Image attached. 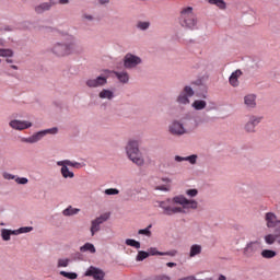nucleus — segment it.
Wrapping results in <instances>:
<instances>
[{
    "label": "nucleus",
    "instance_id": "4d7b16f0",
    "mask_svg": "<svg viewBox=\"0 0 280 280\" xmlns=\"http://www.w3.org/2000/svg\"><path fill=\"white\" fill-rule=\"evenodd\" d=\"M163 183H172V179L170 178H162Z\"/></svg>",
    "mask_w": 280,
    "mask_h": 280
},
{
    "label": "nucleus",
    "instance_id": "49530a36",
    "mask_svg": "<svg viewBox=\"0 0 280 280\" xmlns=\"http://www.w3.org/2000/svg\"><path fill=\"white\" fill-rule=\"evenodd\" d=\"M158 203H159V207H160L161 209H164V210H165L166 207H168V206H167V201H159Z\"/></svg>",
    "mask_w": 280,
    "mask_h": 280
},
{
    "label": "nucleus",
    "instance_id": "9b49d317",
    "mask_svg": "<svg viewBox=\"0 0 280 280\" xmlns=\"http://www.w3.org/2000/svg\"><path fill=\"white\" fill-rule=\"evenodd\" d=\"M265 220L267 222V229H277V226H280V220L277 219V214L273 212H267Z\"/></svg>",
    "mask_w": 280,
    "mask_h": 280
},
{
    "label": "nucleus",
    "instance_id": "423d86ee",
    "mask_svg": "<svg viewBox=\"0 0 280 280\" xmlns=\"http://www.w3.org/2000/svg\"><path fill=\"white\" fill-rule=\"evenodd\" d=\"M110 218V212H106L91 222V235H95L100 231V224H104Z\"/></svg>",
    "mask_w": 280,
    "mask_h": 280
},
{
    "label": "nucleus",
    "instance_id": "a19ab883",
    "mask_svg": "<svg viewBox=\"0 0 280 280\" xmlns=\"http://www.w3.org/2000/svg\"><path fill=\"white\" fill-rule=\"evenodd\" d=\"M196 159H198L197 155H190V156L185 158V161H189V163H191V165H195Z\"/></svg>",
    "mask_w": 280,
    "mask_h": 280
},
{
    "label": "nucleus",
    "instance_id": "4c0bfd02",
    "mask_svg": "<svg viewBox=\"0 0 280 280\" xmlns=\"http://www.w3.org/2000/svg\"><path fill=\"white\" fill-rule=\"evenodd\" d=\"M164 213H165V215H174V208L166 206L164 208Z\"/></svg>",
    "mask_w": 280,
    "mask_h": 280
},
{
    "label": "nucleus",
    "instance_id": "e433bc0d",
    "mask_svg": "<svg viewBox=\"0 0 280 280\" xmlns=\"http://www.w3.org/2000/svg\"><path fill=\"white\" fill-rule=\"evenodd\" d=\"M106 196H117L119 194V190L116 188H108L105 190Z\"/></svg>",
    "mask_w": 280,
    "mask_h": 280
},
{
    "label": "nucleus",
    "instance_id": "6e6552de",
    "mask_svg": "<svg viewBox=\"0 0 280 280\" xmlns=\"http://www.w3.org/2000/svg\"><path fill=\"white\" fill-rule=\"evenodd\" d=\"M261 249V242L259 241H252L246 244V246L243 249V255L247 256L253 255Z\"/></svg>",
    "mask_w": 280,
    "mask_h": 280
},
{
    "label": "nucleus",
    "instance_id": "8fccbe9b",
    "mask_svg": "<svg viewBox=\"0 0 280 280\" xmlns=\"http://www.w3.org/2000/svg\"><path fill=\"white\" fill-rule=\"evenodd\" d=\"M83 18L86 19V21H93V15L83 14Z\"/></svg>",
    "mask_w": 280,
    "mask_h": 280
},
{
    "label": "nucleus",
    "instance_id": "f03ea898",
    "mask_svg": "<svg viewBox=\"0 0 280 280\" xmlns=\"http://www.w3.org/2000/svg\"><path fill=\"white\" fill-rule=\"evenodd\" d=\"M52 54H55V56H71V54H82V50L80 49V47H78V45H75V43L71 42L69 44H60L57 43L54 45L52 49H51Z\"/></svg>",
    "mask_w": 280,
    "mask_h": 280
},
{
    "label": "nucleus",
    "instance_id": "de8ad7c7",
    "mask_svg": "<svg viewBox=\"0 0 280 280\" xmlns=\"http://www.w3.org/2000/svg\"><path fill=\"white\" fill-rule=\"evenodd\" d=\"M30 231H32V228H30V226L20 229V233H30Z\"/></svg>",
    "mask_w": 280,
    "mask_h": 280
},
{
    "label": "nucleus",
    "instance_id": "5701e85b",
    "mask_svg": "<svg viewBox=\"0 0 280 280\" xmlns=\"http://www.w3.org/2000/svg\"><path fill=\"white\" fill-rule=\"evenodd\" d=\"M114 73L118 78V80L122 82V84H126L130 80V78L126 72H114Z\"/></svg>",
    "mask_w": 280,
    "mask_h": 280
},
{
    "label": "nucleus",
    "instance_id": "052dcab7",
    "mask_svg": "<svg viewBox=\"0 0 280 280\" xmlns=\"http://www.w3.org/2000/svg\"><path fill=\"white\" fill-rule=\"evenodd\" d=\"M7 62L9 63V65H12V59H7Z\"/></svg>",
    "mask_w": 280,
    "mask_h": 280
},
{
    "label": "nucleus",
    "instance_id": "a18cd8bd",
    "mask_svg": "<svg viewBox=\"0 0 280 280\" xmlns=\"http://www.w3.org/2000/svg\"><path fill=\"white\" fill-rule=\"evenodd\" d=\"M173 213H185V211L180 207H175L173 208Z\"/></svg>",
    "mask_w": 280,
    "mask_h": 280
},
{
    "label": "nucleus",
    "instance_id": "09e8293b",
    "mask_svg": "<svg viewBox=\"0 0 280 280\" xmlns=\"http://www.w3.org/2000/svg\"><path fill=\"white\" fill-rule=\"evenodd\" d=\"M155 189H158V191H170V188L165 186H158Z\"/></svg>",
    "mask_w": 280,
    "mask_h": 280
},
{
    "label": "nucleus",
    "instance_id": "20e7f679",
    "mask_svg": "<svg viewBox=\"0 0 280 280\" xmlns=\"http://www.w3.org/2000/svg\"><path fill=\"white\" fill-rule=\"evenodd\" d=\"M168 132L174 137H183V135H187L189 130H187V128H185V126L180 121L174 120L168 126Z\"/></svg>",
    "mask_w": 280,
    "mask_h": 280
},
{
    "label": "nucleus",
    "instance_id": "b1692460",
    "mask_svg": "<svg viewBox=\"0 0 280 280\" xmlns=\"http://www.w3.org/2000/svg\"><path fill=\"white\" fill-rule=\"evenodd\" d=\"M192 106L195 107V110H202L203 108H207V102H205V101H195L192 103Z\"/></svg>",
    "mask_w": 280,
    "mask_h": 280
},
{
    "label": "nucleus",
    "instance_id": "c03bdc74",
    "mask_svg": "<svg viewBox=\"0 0 280 280\" xmlns=\"http://www.w3.org/2000/svg\"><path fill=\"white\" fill-rule=\"evenodd\" d=\"M149 255H166L165 253H160L156 248L149 249Z\"/></svg>",
    "mask_w": 280,
    "mask_h": 280
},
{
    "label": "nucleus",
    "instance_id": "2f4dec72",
    "mask_svg": "<svg viewBox=\"0 0 280 280\" xmlns=\"http://www.w3.org/2000/svg\"><path fill=\"white\" fill-rule=\"evenodd\" d=\"M71 260L69 259V258H60L59 260H58V264H57V266H58V268H67V266H69V262H70Z\"/></svg>",
    "mask_w": 280,
    "mask_h": 280
},
{
    "label": "nucleus",
    "instance_id": "4468645a",
    "mask_svg": "<svg viewBox=\"0 0 280 280\" xmlns=\"http://www.w3.org/2000/svg\"><path fill=\"white\" fill-rule=\"evenodd\" d=\"M106 82V77H97L96 79H89L86 81V86H89L90 89H97V86H104Z\"/></svg>",
    "mask_w": 280,
    "mask_h": 280
},
{
    "label": "nucleus",
    "instance_id": "5fc2aeb1",
    "mask_svg": "<svg viewBox=\"0 0 280 280\" xmlns=\"http://www.w3.org/2000/svg\"><path fill=\"white\" fill-rule=\"evenodd\" d=\"M59 3L61 5H67L69 3V0H59Z\"/></svg>",
    "mask_w": 280,
    "mask_h": 280
},
{
    "label": "nucleus",
    "instance_id": "aec40b11",
    "mask_svg": "<svg viewBox=\"0 0 280 280\" xmlns=\"http://www.w3.org/2000/svg\"><path fill=\"white\" fill-rule=\"evenodd\" d=\"M209 3L217 5L219 10H226V2L224 0H209Z\"/></svg>",
    "mask_w": 280,
    "mask_h": 280
},
{
    "label": "nucleus",
    "instance_id": "393cba45",
    "mask_svg": "<svg viewBox=\"0 0 280 280\" xmlns=\"http://www.w3.org/2000/svg\"><path fill=\"white\" fill-rule=\"evenodd\" d=\"M101 100H110L113 97V92L109 90H103L100 92Z\"/></svg>",
    "mask_w": 280,
    "mask_h": 280
},
{
    "label": "nucleus",
    "instance_id": "dca6fc26",
    "mask_svg": "<svg viewBox=\"0 0 280 280\" xmlns=\"http://www.w3.org/2000/svg\"><path fill=\"white\" fill-rule=\"evenodd\" d=\"M54 5H56V2L52 0H49L48 2H43L35 7V12H36V14H43V12H47V11L51 10V8H54Z\"/></svg>",
    "mask_w": 280,
    "mask_h": 280
},
{
    "label": "nucleus",
    "instance_id": "473e14b6",
    "mask_svg": "<svg viewBox=\"0 0 280 280\" xmlns=\"http://www.w3.org/2000/svg\"><path fill=\"white\" fill-rule=\"evenodd\" d=\"M61 277H66V279H78V273L75 272H67L60 271Z\"/></svg>",
    "mask_w": 280,
    "mask_h": 280
},
{
    "label": "nucleus",
    "instance_id": "bf43d9fd",
    "mask_svg": "<svg viewBox=\"0 0 280 280\" xmlns=\"http://www.w3.org/2000/svg\"><path fill=\"white\" fill-rule=\"evenodd\" d=\"M5 178L14 179V175H8V176H5Z\"/></svg>",
    "mask_w": 280,
    "mask_h": 280
},
{
    "label": "nucleus",
    "instance_id": "f257e3e1",
    "mask_svg": "<svg viewBox=\"0 0 280 280\" xmlns=\"http://www.w3.org/2000/svg\"><path fill=\"white\" fill-rule=\"evenodd\" d=\"M126 152L128 159L132 161L139 167H143L145 165V159L143 158V153L139 150V141L129 140L126 147Z\"/></svg>",
    "mask_w": 280,
    "mask_h": 280
},
{
    "label": "nucleus",
    "instance_id": "2eb2a0df",
    "mask_svg": "<svg viewBox=\"0 0 280 280\" xmlns=\"http://www.w3.org/2000/svg\"><path fill=\"white\" fill-rule=\"evenodd\" d=\"M280 237V225L275 230V234H266L264 236L265 243L268 244V246H272L275 242H279Z\"/></svg>",
    "mask_w": 280,
    "mask_h": 280
},
{
    "label": "nucleus",
    "instance_id": "3c124183",
    "mask_svg": "<svg viewBox=\"0 0 280 280\" xmlns=\"http://www.w3.org/2000/svg\"><path fill=\"white\" fill-rule=\"evenodd\" d=\"M98 3L101 5H106V3H110V1L109 0H98Z\"/></svg>",
    "mask_w": 280,
    "mask_h": 280
},
{
    "label": "nucleus",
    "instance_id": "7ed1b4c3",
    "mask_svg": "<svg viewBox=\"0 0 280 280\" xmlns=\"http://www.w3.org/2000/svg\"><path fill=\"white\" fill-rule=\"evenodd\" d=\"M182 25L183 27H187L188 30H192V27H196V15H194V8L187 7L182 11Z\"/></svg>",
    "mask_w": 280,
    "mask_h": 280
},
{
    "label": "nucleus",
    "instance_id": "c9c22d12",
    "mask_svg": "<svg viewBox=\"0 0 280 280\" xmlns=\"http://www.w3.org/2000/svg\"><path fill=\"white\" fill-rule=\"evenodd\" d=\"M137 27L138 30H142V31H145L148 30V27H150V22H138L137 23Z\"/></svg>",
    "mask_w": 280,
    "mask_h": 280
},
{
    "label": "nucleus",
    "instance_id": "39448f33",
    "mask_svg": "<svg viewBox=\"0 0 280 280\" xmlns=\"http://www.w3.org/2000/svg\"><path fill=\"white\" fill-rule=\"evenodd\" d=\"M58 133V128L54 127L51 129H46L43 131H39L37 133H34L33 136L28 137L25 139L26 143H36L40 141L45 137V135H57Z\"/></svg>",
    "mask_w": 280,
    "mask_h": 280
},
{
    "label": "nucleus",
    "instance_id": "6e6d98bb",
    "mask_svg": "<svg viewBox=\"0 0 280 280\" xmlns=\"http://www.w3.org/2000/svg\"><path fill=\"white\" fill-rule=\"evenodd\" d=\"M166 266H167L168 268H174V266H176V264H175V262H167Z\"/></svg>",
    "mask_w": 280,
    "mask_h": 280
},
{
    "label": "nucleus",
    "instance_id": "9d476101",
    "mask_svg": "<svg viewBox=\"0 0 280 280\" xmlns=\"http://www.w3.org/2000/svg\"><path fill=\"white\" fill-rule=\"evenodd\" d=\"M189 97H194V89L185 86L184 91L177 97L178 104H189Z\"/></svg>",
    "mask_w": 280,
    "mask_h": 280
},
{
    "label": "nucleus",
    "instance_id": "603ef678",
    "mask_svg": "<svg viewBox=\"0 0 280 280\" xmlns=\"http://www.w3.org/2000/svg\"><path fill=\"white\" fill-rule=\"evenodd\" d=\"M158 280H172V278L170 276H162Z\"/></svg>",
    "mask_w": 280,
    "mask_h": 280
},
{
    "label": "nucleus",
    "instance_id": "a878e982",
    "mask_svg": "<svg viewBox=\"0 0 280 280\" xmlns=\"http://www.w3.org/2000/svg\"><path fill=\"white\" fill-rule=\"evenodd\" d=\"M81 253H86L89 250L90 253H95V245L91 243H86L80 248Z\"/></svg>",
    "mask_w": 280,
    "mask_h": 280
},
{
    "label": "nucleus",
    "instance_id": "f704fd0d",
    "mask_svg": "<svg viewBox=\"0 0 280 280\" xmlns=\"http://www.w3.org/2000/svg\"><path fill=\"white\" fill-rule=\"evenodd\" d=\"M78 211H80V209H73L70 207L63 211V215H75V213H78Z\"/></svg>",
    "mask_w": 280,
    "mask_h": 280
},
{
    "label": "nucleus",
    "instance_id": "864d4df0",
    "mask_svg": "<svg viewBox=\"0 0 280 280\" xmlns=\"http://www.w3.org/2000/svg\"><path fill=\"white\" fill-rule=\"evenodd\" d=\"M175 161H177L178 163H180V161H185V158H182V156L176 155V156H175Z\"/></svg>",
    "mask_w": 280,
    "mask_h": 280
},
{
    "label": "nucleus",
    "instance_id": "4be33fe9",
    "mask_svg": "<svg viewBox=\"0 0 280 280\" xmlns=\"http://www.w3.org/2000/svg\"><path fill=\"white\" fill-rule=\"evenodd\" d=\"M261 257H264L265 259H272V257H277V252L271 249H264L261 252Z\"/></svg>",
    "mask_w": 280,
    "mask_h": 280
},
{
    "label": "nucleus",
    "instance_id": "a211bd4d",
    "mask_svg": "<svg viewBox=\"0 0 280 280\" xmlns=\"http://www.w3.org/2000/svg\"><path fill=\"white\" fill-rule=\"evenodd\" d=\"M257 96L255 94H247L244 97V104L247 106V108H255L257 106Z\"/></svg>",
    "mask_w": 280,
    "mask_h": 280
},
{
    "label": "nucleus",
    "instance_id": "13d9d810",
    "mask_svg": "<svg viewBox=\"0 0 280 280\" xmlns=\"http://www.w3.org/2000/svg\"><path fill=\"white\" fill-rule=\"evenodd\" d=\"M219 280H226V277L225 276H220Z\"/></svg>",
    "mask_w": 280,
    "mask_h": 280
},
{
    "label": "nucleus",
    "instance_id": "0eeeda50",
    "mask_svg": "<svg viewBox=\"0 0 280 280\" xmlns=\"http://www.w3.org/2000/svg\"><path fill=\"white\" fill-rule=\"evenodd\" d=\"M173 202L176 205H182L184 209H198V201L189 200L183 196L174 197Z\"/></svg>",
    "mask_w": 280,
    "mask_h": 280
},
{
    "label": "nucleus",
    "instance_id": "f3484780",
    "mask_svg": "<svg viewBox=\"0 0 280 280\" xmlns=\"http://www.w3.org/2000/svg\"><path fill=\"white\" fill-rule=\"evenodd\" d=\"M261 121V118H257L255 116H252L247 124L245 125V130L247 132H255V126Z\"/></svg>",
    "mask_w": 280,
    "mask_h": 280
},
{
    "label": "nucleus",
    "instance_id": "6ab92c4d",
    "mask_svg": "<svg viewBox=\"0 0 280 280\" xmlns=\"http://www.w3.org/2000/svg\"><path fill=\"white\" fill-rule=\"evenodd\" d=\"M242 75V70H236L230 75V84L231 86H240V78Z\"/></svg>",
    "mask_w": 280,
    "mask_h": 280
},
{
    "label": "nucleus",
    "instance_id": "412c9836",
    "mask_svg": "<svg viewBox=\"0 0 280 280\" xmlns=\"http://www.w3.org/2000/svg\"><path fill=\"white\" fill-rule=\"evenodd\" d=\"M200 253H202V246H200V245H192L190 247L189 257H196V255H200Z\"/></svg>",
    "mask_w": 280,
    "mask_h": 280
},
{
    "label": "nucleus",
    "instance_id": "7c9ffc66",
    "mask_svg": "<svg viewBox=\"0 0 280 280\" xmlns=\"http://www.w3.org/2000/svg\"><path fill=\"white\" fill-rule=\"evenodd\" d=\"M57 165H59L60 167H67V165H70V167H75V165H78V163H73L69 160H65V161L57 162Z\"/></svg>",
    "mask_w": 280,
    "mask_h": 280
},
{
    "label": "nucleus",
    "instance_id": "79ce46f5",
    "mask_svg": "<svg viewBox=\"0 0 280 280\" xmlns=\"http://www.w3.org/2000/svg\"><path fill=\"white\" fill-rule=\"evenodd\" d=\"M15 180L19 185H27V178L25 177H18Z\"/></svg>",
    "mask_w": 280,
    "mask_h": 280
},
{
    "label": "nucleus",
    "instance_id": "58836bf2",
    "mask_svg": "<svg viewBox=\"0 0 280 280\" xmlns=\"http://www.w3.org/2000/svg\"><path fill=\"white\" fill-rule=\"evenodd\" d=\"M139 235H147V237H150L152 235V232H150V229H144V230H139L138 231Z\"/></svg>",
    "mask_w": 280,
    "mask_h": 280
},
{
    "label": "nucleus",
    "instance_id": "f8f14e48",
    "mask_svg": "<svg viewBox=\"0 0 280 280\" xmlns=\"http://www.w3.org/2000/svg\"><path fill=\"white\" fill-rule=\"evenodd\" d=\"M105 276L102 269L95 267H90L85 272V277H93L95 280H104Z\"/></svg>",
    "mask_w": 280,
    "mask_h": 280
},
{
    "label": "nucleus",
    "instance_id": "ea45409f",
    "mask_svg": "<svg viewBox=\"0 0 280 280\" xmlns=\"http://www.w3.org/2000/svg\"><path fill=\"white\" fill-rule=\"evenodd\" d=\"M186 194L190 196V198H195V196H198V189H188Z\"/></svg>",
    "mask_w": 280,
    "mask_h": 280
},
{
    "label": "nucleus",
    "instance_id": "cd10ccee",
    "mask_svg": "<svg viewBox=\"0 0 280 280\" xmlns=\"http://www.w3.org/2000/svg\"><path fill=\"white\" fill-rule=\"evenodd\" d=\"M148 257H150V253L144 252V250H140L136 257L137 261H143V259H148Z\"/></svg>",
    "mask_w": 280,
    "mask_h": 280
},
{
    "label": "nucleus",
    "instance_id": "1a4fd4ad",
    "mask_svg": "<svg viewBox=\"0 0 280 280\" xmlns=\"http://www.w3.org/2000/svg\"><path fill=\"white\" fill-rule=\"evenodd\" d=\"M137 65H141V58L138 56H135L132 54H127L124 58V67L126 69H132L137 67Z\"/></svg>",
    "mask_w": 280,
    "mask_h": 280
},
{
    "label": "nucleus",
    "instance_id": "c756f323",
    "mask_svg": "<svg viewBox=\"0 0 280 280\" xmlns=\"http://www.w3.org/2000/svg\"><path fill=\"white\" fill-rule=\"evenodd\" d=\"M0 56L2 58H12V56H14V51L12 49H1Z\"/></svg>",
    "mask_w": 280,
    "mask_h": 280
},
{
    "label": "nucleus",
    "instance_id": "680f3d73",
    "mask_svg": "<svg viewBox=\"0 0 280 280\" xmlns=\"http://www.w3.org/2000/svg\"><path fill=\"white\" fill-rule=\"evenodd\" d=\"M11 69H19V67H16V66H11Z\"/></svg>",
    "mask_w": 280,
    "mask_h": 280
},
{
    "label": "nucleus",
    "instance_id": "37998d69",
    "mask_svg": "<svg viewBox=\"0 0 280 280\" xmlns=\"http://www.w3.org/2000/svg\"><path fill=\"white\" fill-rule=\"evenodd\" d=\"M197 280H211V278H209V273H200Z\"/></svg>",
    "mask_w": 280,
    "mask_h": 280
},
{
    "label": "nucleus",
    "instance_id": "ddd939ff",
    "mask_svg": "<svg viewBox=\"0 0 280 280\" xmlns=\"http://www.w3.org/2000/svg\"><path fill=\"white\" fill-rule=\"evenodd\" d=\"M10 126L13 130H27V128H32V122L27 120H11Z\"/></svg>",
    "mask_w": 280,
    "mask_h": 280
},
{
    "label": "nucleus",
    "instance_id": "c85d7f7f",
    "mask_svg": "<svg viewBox=\"0 0 280 280\" xmlns=\"http://www.w3.org/2000/svg\"><path fill=\"white\" fill-rule=\"evenodd\" d=\"M125 243L127 244V246H133V248H141V243H139V241L127 238Z\"/></svg>",
    "mask_w": 280,
    "mask_h": 280
},
{
    "label": "nucleus",
    "instance_id": "72a5a7b5",
    "mask_svg": "<svg viewBox=\"0 0 280 280\" xmlns=\"http://www.w3.org/2000/svg\"><path fill=\"white\" fill-rule=\"evenodd\" d=\"M14 234V232L10 230H2L1 235L4 242H8L10 240V235Z\"/></svg>",
    "mask_w": 280,
    "mask_h": 280
},
{
    "label": "nucleus",
    "instance_id": "bb28decb",
    "mask_svg": "<svg viewBox=\"0 0 280 280\" xmlns=\"http://www.w3.org/2000/svg\"><path fill=\"white\" fill-rule=\"evenodd\" d=\"M61 174L63 178H73V172L69 171V167L67 166L61 167Z\"/></svg>",
    "mask_w": 280,
    "mask_h": 280
}]
</instances>
